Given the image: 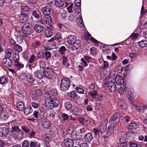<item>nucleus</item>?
I'll return each instance as SVG.
<instances>
[{
  "mask_svg": "<svg viewBox=\"0 0 147 147\" xmlns=\"http://www.w3.org/2000/svg\"><path fill=\"white\" fill-rule=\"evenodd\" d=\"M22 29V32L24 34V35L22 36L23 37H27L33 32L31 24L28 22L23 24Z\"/></svg>",
  "mask_w": 147,
  "mask_h": 147,
  "instance_id": "nucleus-1",
  "label": "nucleus"
},
{
  "mask_svg": "<svg viewBox=\"0 0 147 147\" xmlns=\"http://www.w3.org/2000/svg\"><path fill=\"white\" fill-rule=\"evenodd\" d=\"M70 86V80L68 78H64L61 80L60 89L62 91H65Z\"/></svg>",
  "mask_w": 147,
  "mask_h": 147,
  "instance_id": "nucleus-2",
  "label": "nucleus"
},
{
  "mask_svg": "<svg viewBox=\"0 0 147 147\" xmlns=\"http://www.w3.org/2000/svg\"><path fill=\"white\" fill-rule=\"evenodd\" d=\"M10 134L11 136L18 140H22L24 138V134L19 128H16L15 130L10 131Z\"/></svg>",
  "mask_w": 147,
  "mask_h": 147,
  "instance_id": "nucleus-3",
  "label": "nucleus"
},
{
  "mask_svg": "<svg viewBox=\"0 0 147 147\" xmlns=\"http://www.w3.org/2000/svg\"><path fill=\"white\" fill-rule=\"evenodd\" d=\"M120 115L118 113H116L112 116L109 120V122L114 126H116L118 124L119 120Z\"/></svg>",
  "mask_w": 147,
  "mask_h": 147,
  "instance_id": "nucleus-4",
  "label": "nucleus"
},
{
  "mask_svg": "<svg viewBox=\"0 0 147 147\" xmlns=\"http://www.w3.org/2000/svg\"><path fill=\"white\" fill-rule=\"evenodd\" d=\"M44 74L45 76L49 79L53 78L55 75L54 70L50 67L45 70L44 71Z\"/></svg>",
  "mask_w": 147,
  "mask_h": 147,
  "instance_id": "nucleus-5",
  "label": "nucleus"
},
{
  "mask_svg": "<svg viewBox=\"0 0 147 147\" xmlns=\"http://www.w3.org/2000/svg\"><path fill=\"white\" fill-rule=\"evenodd\" d=\"M107 122V120L106 119H105L101 123L99 127V130L101 134L104 133L106 131Z\"/></svg>",
  "mask_w": 147,
  "mask_h": 147,
  "instance_id": "nucleus-6",
  "label": "nucleus"
},
{
  "mask_svg": "<svg viewBox=\"0 0 147 147\" xmlns=\"http://www.w3.org/2000/svg\"><path fill=\"white\" fill-rule=\"evenodd\" d=\"M29 19L28 13L22 12L19 16L20 21L24 23L27 21Z\"/></svg>",
  "mask_w": 147,
  "mask_h": 147,
  "instance_id": "nucleus-7",
  "label": "nucleus"
},
{
  "mask_svg": "<svg viewBox=\"0 0 147 147\" xmlns=\"http://www.w3.org/2000/svg\"><path fill=\"white\" fill-rule=\"evenodd\" d=\"M14 119H15L14 118L13 119L8 123L9 127V128H10V125L11 127V129L10 130V131L15 130H16V128H19L18 126V124L17 123V121Z\"/></svg>",
  "mask_w": 147,
  "mask_h": 147,
  "instance_id": "nucleus-8",
  "label": "nucleus"
},
{
  "mask_svg": "<svg viewBox=\"0 0 147 147\" xmlns=\"http://www.w3.org/2000/svg\"><path fill=\"white\" fill-rule=\"evenodd\" d=\"M56 113L53 111H51L50 114L49 118L50 121L55 124H57L58 123V120L57 119Z\"/></svg>",
  "mask_w": 147,
  "mask_h": 147,
  "instance_id": "nucleus-9",
  "label": "nucleus"
},
{
  "mask_svg": "<svg viewBox=\"0 0 147 147\" xmlns=\"http://www.w3.org/2000/svg\"><path fill=\"white\" fill-rule=\"evenodd\" d=\"M67 96L68 99L69 100H75L78 98V96L76 94L75 91H72L70 93H67Z\"/></svg>",
  "mask_w": 147,
  "mask_h": 147,
  "instance_id": "nucleus-10",
  "label": "nucleus"
},
{
  "mask_svg": "<svg viewBox=\"0 0 147 147\" xmlns=\"http://www.w3.org/2000/svg\"><path fill=\"white\" fill-rule=\"evenodd\" d=\"M41 124L42 128L44 129H48L51 127L50 122L47 119L42 121Z\"/></svg>",
  "mask_w": 147,
  "mask_h": 147,
  "instance_id": "nucleus-11",
  "label": "nucleus"
},
{
  "mask_svg": "<svg viewBox=\"0 0 147 147\" xmlns=\"http://www.w3.org/2000/svg\"><path fill=\"white\" fill-rule=\"evenodd\" d=\"M76 41V38L74 35H70L67 38V42L69 45H72Z\"/></svg>",
  "mask_w": 147,
  "mask_h": 147,
  "instance_id": "nucleus-12",
  "label": "nucleus"
},
{
  "mask_svg": "<svg viewBox=\"0 0 147 147\" xmlns=\"http://www.w3.org/2000/svg\"><path fill=\"white\" fill-rule=\"evenodd\" d=\"M2 62L4 65L6 67L8 66L11 67L12 65V62L11 60L9 58H6L3 59Z\"/></svg>",
  "mask_w": 147,
  "mask_h": 147,
  "instance_id": "nucleus-13",
  "label": "nucleus"
},
{
  "mask_svg": "<svg viewBox=\"0 0 147 147\" xmlns=\"http://www.w3.org/2000/svg\"><path fill=\"white\" fill-rule=\"evenodd\" d=\"M45 105L47 109L49 110H51L53 108L54 106L50 100L48 98L47 99L45 100Z\"/></svg>",
  "mask_w": 147,
  "mask_h": 147,
  "instance_id": "nucleus-14",
  "label": "nucleus"
},
{
  "mask_svg": "<svg viewBox=\"0 0 147 147\" xmlns=\"http://www.w3.org/2000/svg\"><path fill=\"white\" fill-rule=\"evenodd\" d=\"M108 86L110 91L111 92H114L116 91V87L115 84L114 82L112 81L109 82Z\"/></svg>",
  "mask_w": 147,
  "mask_h": 147,
  "instance_id": "nucleus-15",
  "label": "nucleus"
},
{
  "mask_svg": "<svg viewBox=\"0 0 147 147\" xmlns=\"http://www.w3.org/2000/svg\"><path fill=\"white\" fill-rule=\"evenodd\" d=\"M139 125L138 123L135 121H131L127 127L130 130L134 129L138 127Z\"/></svg>",
  "mask_w": 147,
  "mask_h": 147,
  "instance_id": "nucleus-16",
  "label": "nucleus"
},
{
  "mask_svg": "<svg viewBox=\"0 0 147 147\" xmlns=\"http://www.w3.org/2000/svg\"><path fill=\"white\" fill-rule=\"evenodd\" d=\"M64 143L65 146L67 147H72L74 144L73 140L70 138L65 139L64 141Z\"/></svg>",
  "mask_w": 147,
  "mask_h": 147,
  "instance_id": "nucleus-17",
  "label": "nucleus"
},
{
  "mask_svg": "<svg viewBox=\"0 0 147 147\" xmlns=\"http://www.w3.org/2000/svg\"><path fill=\"white\" fill-rule=\"evenodd\" d=\"M45 34L46 36L48 37H51L53 35V33L51 30L50 28L48 27L45 28Z\"/></svg>",
  "mask_w": 147,
  "mask_h": 147,
  "instance_id": "nucleus-18",
  "label": "nucleus"
},
{
  "mask_svg": "<svg viewBox=\"0 0 147 147\" xmlns=\"http://www.w3.org/2000/svg\"><path fill=\"white\" fill-rule=\"evenodd\" d=\"M43 26L40 24H36L34 26L35 31L38 33H41L43 30Z\"/></svg>",
  "mask_w": 147,
  "mask_h": 147,
  "instance_id": "nucleus-19",
  "label": "nucleus"
},
{
  "mask_svg": "<svg viewBox=\"0 0 147 147\" xmlns=\"http://www.w3.org/2000/svg\"><path fill=\"white\" fill-rule=\"evenodd\" d=\"M115 126L111 124L108 127V129L106 132L107 136H111L113 132V129Z\"/></svg>",
  "mask_w": 147,
  "mask_h": 147,
  "instance_id": "nucleus-20",
  "label": "nucleus"
},
{
  "mask_svg": "<svg viewBox=\"0 0 147 147\" xmlns=\"http://www.w3.org/2000/svg\"><path fill=\"white\" fill-rule=\"evenodd\" d=\"M115 81L117 84L119 85L123 83V80L120 76L117 75L115 77Z\"/></svg>",
  "mask_w": 147,
  "mask_h": 147,
  "instance_id": "nucleus-21",
  "label": "nucleus"
},
{
  "mask_svg": "<svg viewBox=\"0 0 147 147\" xmlns=\"http://www.w3.org/2000/svg\"><path fill=\"white\" fill-rule=\"evenodd\" d=\"M85 141L87 142H90L93 138V136L92 134L90 133H88L85 135L84 136Z\"/></svg>",
  "mask_w": 147,
  "mask_h": 147,
  "instance_id": "nucleus-22",
  "label": "nucleus"
},
{
  "mask_svg": "<svg viewBox=\"0 0 147 147\" xmlns=\"http://www.w3.org/2000/svg\"><path fill=\"white\" fill-rule=\"evenodd\" d=\"M42 11L43 13L45 16H49L51 13V10L48 7H44L42 9Z\"/></svg>",
  "mask_w": 147,
  "mask_h": 147,
  "instance_id": "nucleus-23",
  "label": "nucleus"
},
{
  "mask_svg": "<svg viewBox=\"0 0 147 147\" xmlns=\"http://www.w3.org/2000/svg\"><path fill=\"white\" fill-rule=\"evenodd\" d=\"M55 4L57 7H62L65 4L64 1V0H55Z\"/></svg>",
  "mask_w": 147,
  "mask_h": 147,
  "instance_id": "nucleus-24",
  "label": "nucleus"
},
{
  "mask_svg": "<svg viewBox=\"0 0 147 147\" xmlns=\"http://www.w3.org/2000/svg\"><path fill=\"white\" fill-rule=\"evenodd\" d=\"M82 111L80 108L76 107L73 109L72 113L75 115H79L82 113Z\"/></svg>",
  "mask_w": 147,
  "mask_h": 147,
  "instance_id": "nucleus-25",
  "label": "nucleus"
},
{
  "mask_svg": "<svg viewBox=\"0 0 147 147\" xmlns=\"http://www.w3.org/2000/svg\"><path fill=\"white\" fill-rule=\"evenodd\" d=\"M30 147H40V144L38 142L35 141H31L30 143Z\"/></svg>",
  "mask_w": 147,
  "mask_h": 147,
  "instance_id": "nucleus-26",
  "label": "nucleus"
},
{
  "mask_svg": "<svg viewBox=\"0 0 147 147\" xmlns=\"http://www.w3.org/2000/svg\"><path fill=\"white\" fill-rule=\"evenodd\" d=\"M54 107L57 106L59 104V101L56 98L53 97L51 99H50Z\"/></svg>",
  "mask_w": 147,
  "mask_h": 147,
  "instance_id": "nucleus-27",
  "label": "nucleus"
},
{
  "mask_svg": "<svg viewBox=\"0 0 147 147\" xmlns=\"http://www.w3.org/2000/svg\"><path fill=\"white\" fill-rule=\"evenodd\" d=\"M44 20L46 24H49L52 23V18L50 16H48L44 18Z\"/></svg>",
  "mask_w": 147,
  "mask_h": 147,
  "instance_id": "nucleus-28",
  "label": "nucleus"
},
{
  "mask_svg": "<svg viewBox=\"0 0 147 147\" xmlns=\"http://www.w3.org/2000/svg\"><path fill=\"white\" fill-rule=\"evenodd\" d=\"M133 106L134 107V108L135 109L139 111H140L141 110H144L146 108V106H144L143 105L137 106L134 105Z\"/></svg>",
  "mask_w": 147,
  "mask_h": 147,
  "instance_id": "nucleus-29",
  "label": "nucleus"
},
{
  "mask_svg": "<svg viewBox=\"0 0 147 147\" xmlns=\"http://www.w3.org/2000/svg\"><path fill=\"white\" fill-rule=\"evenodd\" d=\"M27 82L30 84L33 85L34 84V79L32 76L28 75L27 76Z\"/></svg>",
  "mask_w": 147,
  "mask_h": 147,
  "instance_id": "nucleus-30",
  "label": "nucleus"
},
{
  "mask_svg": "<svg viewBox=\"0 0 147 147\" xmlns=\"http://www.w3.org/2000/svg\"><path fill=\"white\" fill-rule=\"evenodd\" d=\"M64 106L67 110H71L72 109V106L70 102L67 101L64 103Z\"/></svg>",
  "mask_w": 147,
  "mask_h": 147,
  "instance_id": "nucleus-31",
  "label": "nucleus"
},
{
  "mask_svg": "<svg viewBox=\"0 0 147 147\" xmlns=\"http://www.w3.org/2000/svg\"><path fill=\"white\" fill-rule=\"evenodd\" d=\"M62 64L66 67H68L70 65V64L68 62V59L67 57H63L62 58Z\"/></svg>",
  "mask_w": 147,
  "mask_h": 147,
  "instance_id": "nucleus-32",
  "label": "nucleus"
},
{
  "mask_svg": "<svg viewBox=\"0 0 147 147\" xmlns=\"http://www.w3.org/2000/svg\"><path fill=\"white\" fill-rule=\"evenodd\" d=\"M139 46L142 48L147 47V40H143L138 42Z\"/></svg>",
  "mask_w": 147,
  "mask_h": 147,
  "instance_id": "nucleus-33",
  "label": "nucleus"
},
{
  "mask_svg": "<svg viewBox=\"0 0 147 147\" xmlns=\"http://www.w3.org/2000/svg\"><path fill=\"white\" fill-rule=\"evenodd\" d=\"M62 38L61 34L60 33H57L54 38L55 40L58 43H60L62 40Z\"/></svg>",
  "mask_w": 147,
  "mask_h": 147,
  "instance_id": "nucleus-34",
  "label": "nucleus"
},
{
  "mask_svg": "<svg viewBox=\"0 0 147 147\" xmlns=\"http://www.w3.org/2000/svg\"><path fill=\"white\" fill-rule=\"evenodd\" d=\"M34 74L36 77L40 79H42L43 77V75H44V72H40V71H38L35 73H34Z\"/></svg>",
  "mask_w": 147,
  "mask_h": 147,
  "instance_id": "nucleus-35",
  "label": "nucleus"
},
{
  "mask_svg": "<svg viewBox=\"0 0 147 147\" xmlns=\"http://www.w3.org/2000/svg\"><path fill=\"white\" fill-rule=\"evenodd\" d=\"M8 81V79L5 76H2L0 78V83L1 84H5Z\"/></svg>",
  "mask_w": 147,
  "mask_h": 147,
  "instance_id": "nucleus-36",
  "label": "nucleus"
},
{
  "mask_svg": "<svg viewBox=\"0 0 147 147\" xmlns=\"http://www.w3.org/2000/svg\"><path fill=\"white\" fill-rule=\"evenodd\" d=\"M17 107L20 111H22L24 107V104L22 102H19L17 104Z\"/></svg>",
  "mask_w": 147,
  "mask_h": 147,
  "instance_id": "nucleus-37",
  "label": "nucleus"
},
{
  "mask_svg": "<svg viewBox=\"0 0 147 147\" xmlns=\"http://www.w3.org/2000/svg\"><path fill=\"white\" fill-rule=\"evenodd\" d=\"M13 50L8 49L5 50V57L9 58L11 57V54Z\"/></svg>",
  "mask_w": 147,
  "mask_h": 147,
  "instance_id": "nucleus-38",
  "label": "nucleus"
},
{
  "mask_svg": "<svg viewBox=\"0 0 147 147\" xmlns=\"http://www.w3.org/2000/svg\"><path fill=\"white\" fill-rule=\"evenodd\" d=\"M24 111L25 114L28 115L32 112V110L31 107H27L24 109Z\"/></svg>",
  "mask_w": 147,
  "mask_h": 147,
  "instance_id": "nucleus-39",
  "label": "nucleus"
},
{
  "mask_svg": "<svg viewBox=\"0 0 147 147\" xmlns=\"http://www.w3.org/2000/svg\"><path fill=\"white\" fill-rule=\"evenodd\" d=\"M126 87L124 86L123 87L120 86L119 89V92L120 95H123L124 94V92H126Z\"/></svg>",
  "mask_w": 147,
  "mask_h": 147,
  "instance_id": "nucleus-40",
  "label": "nucleus"
},
{
  "mask_svg": "<svg viewBox=\"0 0 147 147\" xmlns=\"http://www.w3.org/2000/svg\"><path fill=\"white\" fill-rule=\"evenodd\" d=\"M77 21V25L79 27H82L84 26V24L83 22V20L81 17H78Z\"/></svg>",
  "mask_w": 147,
  "mask_h": 147,
  "instance_id": "nucleus-41",
  "label": "nucleus"
},
{
  "mask_svg": "<svg viewBox=\"0 0 147 147\" xmlns=\"http://www.w3.org/2000/svg\"><path fill=\"white\" fill-rule=\"evenodd\" d=\"M13 48L14 50L17 52H19L22 50V47L17 44H15L13 46Z\"/></svg>",
  "mask_w": 147,
  "mask_h": 147,
  "instance_id": "nucleus-42",
  "label": "nucleus"
},
{
  "mask_svg": "<svg viewBox=\"0 0 147 147\" xmlns=\"http://www.w3.org/2000/svg\"><path fill=\"white\" fill-rule=\"evenodd\" d=\"M13 61L16 63H18L19 60V55L18 53H15L12 56Z\"/></svg>",
  "mask_w": 147,
  "mask_h": 147,
  "instance_id": "nucleus-43",
  "label": "nucleus"
},
{
  "mask_svg": "<svg viewBox=\"0 0 147 147\" xmlns=\"http://www.w3.org/2000/svg\"><path fill=\"white\" fill-rule=\"evenodd\" d=\"M147 26V22L146 19L143 20L141 22L140 25V28L142 29H144Z\"/></svg>",
  "mask_w": 147,
  "mask_h": 147,
  "instance_id": "nucleus-44",
  "label": "nucleus"
},
{
  "mask_svg": "<svg viewBox=\"0 0 147 147\" xmlns=\"http://www.w3.org/2000/svg\"><path fill=\"white\" fill-rule=\"evenodd\" d=\"M72 139L74 141L80 140L81 138V136L77 134H73L71 136Z\"/></svg>",
  "mask_w": 147,
  "mask_h": 147,
  "instance_id": "nucleus-45",
  "label": "nucleus"
},
{
  "mask_svg": "<svg viewBox=\"0 0 147 147\" xmlns=\"http://www.w3.org/2000/svg\"><path fill=\"white\" fill-rule=\"evenodd\" d=\"M21 9L22 10V12H24L25 11L28 12L29 10V8L26 5H22L21 7Z\"/></svg>",
  "mask_w": 147,
  "mask_h": 147,
  "instance_id": "nucleus-46",
  "label": "nucleus"
},
{
  "mask_svg": "<svg viewBox=\"0 0 147 147\" xmlns=\"http://www.w3.org/2000/svg\"><path fill=\"white\" fill-rule=\"evenodd\" d=\"M66 51V49L64 46H61L60 48L59 51V53L61 55L64 54Z\"/></svg>",
  "mask_w": 147,
  "mask_h": 147,
  "instance_id": "nucleus-47",
  "label": "nucleus"
},
{
  "mask_svg": "<svg viewBox=\"0 0 147 147\" xmlns=\"http://www.w3.org/2000/svg\"><path fill=\"white\" fill-rule=\"evenodd\" d=\"M30 142L27 140H25L22 143L23 147H30Z\"/></svg>",
  "mask_w": 147,
  "mask_h": 147,
  "instance_id": "nucleus-48",
  "label": "nucleus"
},
{
  "mask_svg": "<svg viewBox=\"0 0 147 147\" xmlns=\"http://www.w3.org/2000/svg\"><path fill=\"white\" fill-rule=\"evenodd\" d=\"M8 117V115L6 112L3 113L0 115V118L3 120L7 119Z\"/></svg>",
  "mask_w": 147,
  "mask_h": 147,
  "instance_id": "nucleus-49",
  "label": "nucleus"
},
{
  "mask_svg": "<svg viewBox=\"0 0 147 147\" xmlns=\"http://www.w3.org/2000/svg\"><path fill=\"white\" fill-rule=\"evenodd\" d=\"M3 136L7 135L9 132V129L8 128L4 127L2 128Z\"/></svg>",
  "mask_w": 147,
  "mask_h": 147,
  "instance_id": "nucleus-50",
  "label": "nucleus"
},
{
  "mask_svg": "<svg viewBox=\"0 0 147 147\" xmlns=\"http://www.w3.org/2000/svg\"><path fill=\"white\" fill-rule=\"evenodd\" d=\"M45 59L47 60L48 59L50 58L51 56V54L49 51L47 50L45 52Z\"/></svg>",
  "mask_w": 147,
  "mask_h": 147,
  "instance_id": "nucleus-51",
  "label": "nucleus"
},
{
  "mask_svg": "<svg viewBox=\"0 0 147 147\" xmlns=\"http://www.w3.org/2000/svg\"><path fill=\"white\" fill-rule=\"evenodd\" d=\"M119 104L120 105V107L123 109H126L125 107L126 106V104L124 103L123 100L120 101L119 102Z\"/></svg>",
  "mask_w": 147,
  "mask_h": 147,
  "instance_id": "nucleus-52",
  "label": "nucleus"
},
{
  "mask_svg": "<svg viewBox=\"0 0 147 147\" xmlns=\"http://www.w3.org/2000/svg\"><path fill=\"white\" fill-rule=\"evenodd\" d=\"M21 129H23L25 133H28L30 131L31 129L29 127L25 126H22Z\"/></svg>",
  "mask_w": 147,
  "mask_h": 147,
  "instance_id": "nucleus-53",
  "label": "nucleus"
},
{
  "mask_svg": "<svg viewBox=\"0 0 147 147\" xmlns=\"http://www.w3.org/2000/svg\"><path fill=\"white\" fill-rule=\"evenodd\" d=\"M127 94L129 98L133 97V91L131 89H129L127 91Z\"/></svg>",
  "mask_w": 147,
  "mask_h": 147,
  "instance_id": "nucleus-54",
  "label": "nucleus"
},
{
  "mask_svg": "<svg viewBox=\"0 0 147 147\" xmlns=\"http://www.w3.org/2000/svg\"><path fill=\"white\" fill-rule=\"evenodd\" d=\"M138 37V34H137L133 33L129 37V38L133 40H136Z\"/></svg>",
  "mask_w": 147,
  "mask_h": 147,
  "instance_id": "nucleus-55",
  "label": "nucleus"
},
{
  "mask_svg": "<svg viewBox=\"0 0 147 147\" xmlns=\"http://www.w3.org/2000/svg\"><path fill=\"white\" fill-rule=\"evenodd\" d=\"M123 69H124V70L125 71L126 70V69H125V67H124V68H123V67L119 65L117 68L118 73H121L123 71Z\"/></svg>",
  "mask_w": 147,
  "mask_h": 147,
  "instance_id": "nucleus-56",
  "label": "nucleus"
},
{
  "mask_svg": "<svg viewBox=\"0 0 147 147\" xmlns=\"http://www.w3.org/2000/svg\"><path fill=\"white\" fill-rule=\"evenodd\" d=\"M32 15L36 19H39L40 18V15L37 11L34 10L32 11Z\"/></svg>",
  "mask_w": 147,
  "mask_h": 147,
  "instance_id": "nucleus-57",
  "label": "nucleus"
},
{
  "mask_svg": "<svg viewBox=\"0 0 147 147\" xmlns=\"http://www.w3.org/2000/svg\"><path fill=\"white\" fill-rule=\"evenodd\" d=\"M50 94L51 95L52 97H53V96H55L57 94V92L56 89H53L50 92Z\"/></svg>",
  "mask_w": 147,
  "mask_h": 147,
  "instance_id": "nucleus-58",
  "label": "nucleus"
},
{
  "mask_svg": "<svg viewBox=\"0 0 147 147\" xmlns=\"http://www.w3.org/2000/svg\"><path fill=\"white\" fill-rule=\"evenodd\" d=\"M39 102H32V107L35 109L38 108L39 106Z\"/></svg>",
  "mask_w": 147,
  "mask_h": 147,
  "instance_id": "nucleus-59",
  "label": "nucleus"
},
{
  "mask_svg": "<svg viewBox=\"0 0 147 147\" xmlns=\"http://www.w3.org/2000/svg\"><path fill=\"white\" fill-rule=\"evenodd\" d=\"M35 58L36 57L34 55H31L30 57L29 60H28L29 63H33L35 60Z\"/></svg>",
  "mask_w": 147,
  "mask_h": 147,
  "instance_id": "nucleus-60",
  "label": "nucleus"
},
{
  "mask_svg": "<svg viewBox=\"0 0 147 147\" xmlns=\"http://www.w3.org/2000/svg\"><path fill=\"white\" fill-rule=\"evenodd\" d=\"M73 45V47L76 49H78L80 46V44L77 41L75 42Z\"/></svg>",
  "mask_w": 147,
  "mask_h": 147,
  "instance_id": "nucleus-61",
  "label": "nucleus"
},
{
  "mask_svg": "<svg viewBox=\"0 0 147 147\" xmlns=\"http://www.w3.org/2000/svg\"><path fill=\"white\" fill-rule=\"evenodd\" d=\"M35 94L38 96H40L42 94V92L40 89H37L35 92Z\"/></svg>",
  "mask_w": 147,
  "mask_h": 147,
  "instance_id": "nucleus-62",
  "label": "nucleus"
},
{
  "mask_svg": "<svg viewBox=\"0 0 147 147\" xmlns=\"http://www.w3.org/2000/svg\"><path fill=\"white\" fill-rule=\"evenodd\" d=\"M91 53L93 54L96 55L97 53V51L96 48L93 47L90 49Z\"/></svg>",
  "mask_w": 147,
  "mask_h": 147,
  "instance_id": "nucleus-63",
  "label": "nucleus"
},
{
  "mask_svg": "<svg viewBox=\"0 0 147 147\" xmlns=\"http://www.w3.org/2000/svg\"><path fill=\"white\" fill-rule=\"evenodd\" d=\"M138 144L136 142H131L129 143V147H136Z\"/></svg>",
  "mask_w": 147,
  "mask_h": 147,
  "instance_id": "nucleus-64",
  "label": "nucleus"
}]
</instances>
